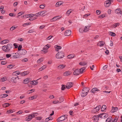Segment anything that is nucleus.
<instances>
[{
	"instance_id": "5701e85b",
	"label": "nucleus",
	"mask_w": 122,
	"mask_h": 122,
	"mask_svg": "<svg viewBox=\"0 0 122 122\" xmlns=\"http://www.w3.org/2000/svg\"><path fill=\"white\" fill-rule=\"evenodd\" d=\"M87 94V93L85 92L82 91V92L81 93V95L82 97H84L86 96Z\"/></svg>"
},
{
	"instance_id": "4d7b16f0",
	"label": "nucleus",
	"mask_w": 122,
	"mask_h": 122,
	"mask_svg": "<svg viewBox=\"0 0 122 122\" xmlns=\"http://www.w3.org/2000/svg\"><path fill=\"white\" fill-rule=\"evenodd\" d=\"M119 23H116L115 24V25H114V28L116 27L117 26H118L119 25Z\"/></svg>"
},
{
	"instance_id": "de8ad7c7",
	"label": "nucleus",
	"mask_w": 122,
	"mask_h": 122,
	"mask_svg": "<svg viewBox=\"0 0 122 122\" xmlns=\"http://www.w3.org/2000/svg\"><path fill=\"white\" fill-rule=\"evenodd\" d=\"M38 13H39L40 16H41L44 14L45 13L44 11H42L38 12Z\"/></svg>"
},
{
	"instance_id": "cd10ccee",
	"label": "nucleus",
	"mask_w": 122,
	"mask_h": 122,
	"mask_svg": "<svg viewBox=\"0 0 122 122\" xmlns=\"http://www.w3.org/2000/svg\"><path fill=\"white\" fill-rule=\"evenodd\" d=\"M107 107L105 105H103L101 107V111H103Z\"/></svg>"
},
{
	"instance_id": "412c9836",
	"label": "nucleus",
	"mask_w": 122,
	"mask_h": 122,
	"mask_svg": "<svg viewBox=\"0 0 122 122\" xmlns=\"http://www.w3.org/2000/svg\"><path fill=\"white\" fill-rule=\"evenodd\" d=\"M31 117V116L30 115L29 116L25 118V120L27 121H29L32 118Z\"/></svg>"
},
{
	"instance_id": "4be33fe9",
	"label": "nucleus",
	"mask_w": 122,
	"mask_h": 122,
	"mask_svg": "<svg viewBox=\"0 0 122 122\" xmlns=\"http://www.w3.org/2000/svg\"><path fill=\"white\" fill-rule=\"evenodd\" d=\"M16 78L13 77L11 79V81L14 83H16L17 82V81L16 80Z\"/></svg>"
},
{
	"instance_id": "a211bd4d",
	"label": "nucleus",
	"mask_w": 122,
	"mask_h": 122,
	"mask_svg": "<svg viewBox=\"0 0 122 122\" xmlns=\"http://www.w3.org/2000/svg\"><path fill=\"white\" fill-rule=\"evenodd\" d=\"M30 79L28 78H26L24 79L23 82L24 84H27L30 81Z\"/></svg>"
},
{
	"instance_id": "69168bd1",
	"label": "nucleus",
	"mask_w": 122,
	"mask_h": 122,
	"mask_svg": "<svg viewBox=\"0 0 122 122\" xmlns=\"http://www.w3.org/2000/svg\"><path fill=\"white\" fill-rule=\"evenodd\" d=\"M45 25H42L40 26L39 27V29H42L45 27Z\"/></svg>"
},
{
	"instance_id": "c9c22d12",
	"label": "nucleus",
	"mask_w": 122,
	"mask_h": 122,
	"mask_svg": "<svg viewBox=\"0 0 122 122\" xmlns=\"http://www.w3.org/2000/svg\"><path fill=\"white\" fill-rule=\"evenodd\" d=\"M109 35H110L111 36H116L115 33L113 32H109Z\"/></svg>"
},
{
	"instance_id": "7c9ffc66",
	"label": "nucleus",
	"mask_w": 122,
	"mask_h": 122,
	"mask_svg": "<svg viewBox=\"0 0 122 122\" xmlns=\"http://www.w3.org/2000/svg\"><path fill=\"white\" fill-rule=\"evenodd\" d=\"M10 105V104L9 103H5L4 104H3L2 106L3 107L6 108L9 106Z\"/></svg>"
},
{
	"instance_id": "aec40b11",
	"label": "nucleus",
	"mask_w": 122,
	"mask_h": 122,
	"mask_svg": "<svg viewBox=\"0 0 122 122\" xmlns=\"http://www.w3.org/2000/svg\"><path fill=\"white\" fill-rule=\"evenodd\" d=\"M104 43L103 41H100L97 44V45L99 46H103L104 44Z\"/></svg>"
},
{
	"instance_id": "e2e57ef3",
	"label": "nucleus",
	"mask_w": 122,
	"mask_h": 122,
	"mask_svg": "<svg viewBox=\"0 0 122 122\" xmlns=\"http://www.w3.org/2000/svg\"><path fill=\"white\" fill-rule=\"evenodd\" d=\"M13 112L11 110H9L7 111V112H8V113H11Z\"/></svg>"
},
{
	"instance_id": "864d4df0",
	"label": "nucleus",
	"mask_w": 122,
	"mask_h": 122,
	"mask_svg": "<svg viewBox=\"0 0 122 122\" xmlns=\"http://www.w3.org/2000/svg\"><path fill=\"white\" fill-rule=\"evenodd\" d=\"M65 88V85H62L61 90H64Z\"/></svg>"
},
{
	"instance_id": "39448f33",
	"label": "nucleus",
	"mask_w": 122,
	"mask_h": 122,
	"mask_svg": "<svg viewBox=\"0 0 122 122\" xmlns=\"http://www.w3.org/2000/svg\"><path fill=\"white\" fill-rule=\"evenodd\" d=\"M113 0H107L105 2V6L106 7L109 6L111 4V2H112Z\"/></svg>"
},
{
	"instance_id": "393cba45",
	"label": "nucleus",
	"mask_w": 122,
	"mask_h": 122,
	"mask_svg": "<svg viewBox=\"0 0 122 122\" xmlns=\"http://www.w3.org/2000/svg\"><path fill=\"white\" fill-rule=\"evenodd\" d=\"M61 2H62L60 1L57 2L55 5V6L56 7H58L60 6L62 4V3H61Z\"/></svg>"
},
{
	"instance_id": "13d9d810",
	"label": "nucleus",
	"mask_w": 122,
	"mask_h": 122,
	"mask_svg": "<svg viewBox=\"0 0 122 122\" xmlns=\"http://www.w3.org/2000/svg\"><path fill=\"white\" fill-rule=\"evenodd\" d=\"M16 28V27H13V26L10 28V30L11 31H12L14 30V29H15Z\"/></svg>"
},
{
	"instance_id": "79ce46f5",
	"label": "nucleus",
	"mask_w": 122,
	"mask_h": 122,
	"mask_svg": "<svg viewBox=\"0 0 122 122\" xmlns=\"http://www.w3.org/2000/svg\"><path fill=\"white\" fill-rule=\"evenodd\" d=\"M37 18L36 17V16L35 17H30V18H29V20H34L36 19Z\"/></svg>"
},
{
	"instance_id": "052dcab7",
	"label": "nucleus",
	"mask_w": 122,
	"mask_h": 122,
	"mask_svg": "<svg viewBox=\"0 0 122 122\" xmlns=\"http://www.w3.org/2000/svg\"><path fill=\"white\" fill-rule=\"evenodd\" d=\"M34 32V31L33 30H31L28 31V33H31Z\"/></svg>"
},
{
	"instance_id": "603ef678",
	"label": "nucleus",
	"mask_w": 122,
	"mask_h": 122,
	"mask_svg": "<svg viewBox=\"0 0 122 122\" xmlns=\"http://www.w3.org/2000/svg\"><path fill=\"white\" fill-rule=\"evenodd\" d=\"M22 45H20L18 47V50L19 51H20L21 50V49L22 48Z\"/></svg>"
},
{
	"instance_id": "72a5a7b5",
	"label": "nucleus",
	"mask_w": 122,
	"mask_h": 122,
	"mask_svg": "<svg viewBox=\"0 0 122 122\" xmlns=\"http://www.w3.org/2000/svg\"><path fill=\"white\" fill-rule=\"evenodd\" d=\"M119 117H116L113 119H112V122H116L119 118Z\"/></svg>"
},
{
	"instance_id": "9d476101",
	"label": "nucleus",
	"mask_w": 122,
	"mask_h": 122,
	"mask_svg": "<svg viewBox=\"0 0 122 122\" xmlns=\"http://www.w3.org/2000/svg\"><path fill=\"white\" fill-rule=\"evenodd\" d=\"M27 52V51L24 49H22L20 51L19 54L21 55H25Z\"/></svg>"
},
{
	"instance_id": "4468645a",
	"label": "nucleus",
	"mask_w": 122,
	"mask_h": 122,
	"mask_svg": "<svg viewBox=\"0 0 122 122\" xmlns=\"http://www.w3.org/2000/svg\"><path fill=\"white\" fill-rule=\"evenodd\" d=\"M90 27V26H85L83 32H86L88 31L89 30V28Z\"/></svg>"
},
{
	"instance_id": "a18cd8bd",
	"label": "nucleus",
	"mask_w": 122,
	"mask_h": 122,
	"mask_svg": "<svg viewBox=\"0 0 122 122\" xmlns=\"http://www.w3.org/2000/svg\"><path fill=\"white\" fill-rule=\"evenodd\" d=\"M0 79V80L2 81V82H4L6 80V78L5 77H3L1 78Z\"/></svg>"
},
{
	"instance_id": "b1692460",
	"label": "nucleus",
	"mask_w": 122,
	"mask_h": 122,
	"mask_svg": "<svg viewBox=\"0 0 122 122\" xmlns=\"http://www.w3.org/2000/svg\"><path fill=\"white\" fill-rule=\"evenodd\" d=\"M89 89L87 87H85L83 88V89L82 90V91L85 92H86L87 93L89 92Z\"/></svg>"
},
{
	"instance_id": "6e6552de",
	"label": "nucleus",
	"mask_w": 122,
	"mask_h": 122,
	"mask_svg": "<svg viewBox=\"0 0 122 122\" xmlns=\"http://www.w3.org/2000/svg\"><path fill=\"white\" fill-rule=\"evenodd\" d=\"M99 115H95L93 116L92 118V120L94 122H97L99 119Z\"/></svg>"
},
{
	"instance_id": "09e8293b",
	"label": "nucleus",
	"mask_w": 122,
	"mask_h": 122,
	"mask_svg": "<svg viewBox=\"0 0 122 122\" xmlns=\"http://www.w3.org/2000/svg\"><path fill=\"white\" fill-rule=\"evenodd\" d=\"M43 61V59H40L38 60L37 61V63H39Z\"/></svg>"
},
{
	"instance_id": "f257e3e1",
	"label": "nucleus",
	"mask_w": 122,
	"mask_h": 122,
	"mask_svg": "<svg viewBox=\"0 0 122 122\" xmlns=\"http://www.w3.org/2000/svg\"><path fill=\"white\" fill-rule=\"evenodd\" d=\"M13 45L11 44H9L6 46H2V49L5 52H8L13 48Z\"/></svg>"
},
{
	"instance_id": "0e129e2a",
	"label": "nucleus",
	"mask_w": 122,
	"mask_h": 122,
	"mask_svg": "<svg viewBox=\"0 0 122 122\" xmlns=\"http://www.w3.org/2000/svg\"><path fill=\"white\" fill-rule=\"evenodd\" d=\"M4 44L8 43L9 42V40H4Z\"/></svg>"
},
{
	"instance_id": "7ed1b4c3",
	"label": "nucleus",
	"mask_w": 122,
	"mask_h": 122,
	"mask_svg": "<svg viewBox=\"0 0 122 122\" xmlns=\"http://www.w3.org/2000/svg\"><path fill=\"white\" fill-rule=\"evenodd\" d=\"M64 53L63 51L58 52L56 55V57L57 59L62 58L64 56Z\"/></svg>"
},
{
	"instance_id": "37998d69",
	"label": "nucleus",
	"mask_w": 122,
	"mask_h": 122,
	"mask_svg": "<svg viewBox=\"0 0 122 122\" xmlns=\"http://www.w3.org/2000/svg\"><path fill=\"white\" fill-rule=\"evenodd\" d=\"M50 47V46L48 44L46 45L44 47V49H45L46 50L48 49V48Z\"/></svg>"
},
{
	"instance_id": "774afa93",
	"label": "nucleus",
	"mask_w": 122,
	"mask_h": 122,
	"mask_svg": "<svg viewBox=\"0 0 122 122\" xmlns=\"http://www.w3.org/2000/svg\"><path fill=\"white\" fill-rule=\"evenodd\" d=\"M108 66L107 65H106L104 66L103 67V70H105L107 67Z\"/></svg>"
},
{
	"instance_id": "3c124183",
	"label": "nucleus",
	"mask_w": 122,
	"mask_h": 122,
	"mask_svg": "<svg viewBox=\"0 0 122 122\" xmlns=\"http://www.w3.org/2000/svg\"><path fill=\"white\" fill-rule=\"evenodd\" d=\"M71 13V11H70L69 10H68L66 12V14L67 15L69 16Z\"/></svg>"
},
{
	"instance_id": "c85d7f7f",
	"label": "nucleus",
	"mask_w": 122,
	"mask_h": 122,
	"mask_svg": "<svg viewBox=\"0 0 122 122\" xmlns=\"http://www.w3.org/2000/svg\"><path fill=\"white\" fill-rule=\"evenodd\" d=\"M85 69V68L83 67L79 70V71L80 73H82L83 71Z\"/></svg>"
},
{
	"instance_id": "1a4fd4ad",
	"label": "nucleus",
	"mask_w": 122,
	"mask_h": 122,
	"mask_svg": "<svg viewBox=\"0 0 122 122\" xmlns=\"http://www.w3.org/2000/svg\"><path fill=\"white\" fill-rule=\"evenodd\" d=\"M66 87L67 89H69L72 87L73 86V83L72 82H69L67 83Z\"/></svg>"
},
{
	"instance_id": "2f4dec72",
	"label": "nucleus",
	"mask_w": 122,
	"mask_h": 122,
	"mask_svg": "<svg viewBox=\"0 0 122 122\" xmlns=\"http://www.w3.org/2000/svg\"><path fill=\"white\" fill-rule=\"evenodd\" d=\"M38 83V82H37L35 81H32L31 83V84L33 85H35L37 84Z\"/></svg>"
},
{
	"instance_id": "bf43d9fd",
	"label": "nucleus",
	"mask_w": 122,
	"mask_h": 122,
	"mask_svg": "<svg viewBox=\"0 0 122 122\" xmlns=\"http://www.w3.org/2000/svg\"><path fill=\"white\" fill-rule=\"evenodd\" d=\"M6 56L7 58H8L11 56V54H7L6 55Z\"/></svg>"
},
{
	"instance_id": "6e6d98bb",
	"label": "nucleus",
	"mask_w": 122,
	"mask_h": 122,
	"mask_svg": "<svg viewBox=\"0 0 122 122\" xmlns=\"http://www.w3.org/2000/svg\"><path fill=\"white\" fill-rule=\"evenodd\" d=\"M7 63V62L5 61H2L1 62V64L2 65H5Z\"/></svg>"
},
{
	"instance_id": "9b49d317",
	"label": "nucleus",
	"mask_w": 122,
	"mask_h": 122,
	"mask_svg": "<svg viewBox=\"0 0 122 122\" xmlns=\"http://www.w3.org/2000/svg\"><path fill=\"white\" fill-rule=\"evenodd\" d=\"M61 17L60 16H55L52 19H51V20L52 22L53 21H55L57 20L60 18Z\"/></svg>"
},
{
	"instance_id": "dca6fc26",
	"label": "nucleus",
	"mask_w": 122,
	"mask_h": 122,
	"mask_svg": "<svg viewBox=\"0 0 122 122\" xmlns=\"http://www.w3.org/2000/svg\"><path fill=\"white\" fill-rule=\"evenodd\" d=\"M66 66L63 64L57 66V68L58 69H61L64 68Z\"/></svg>"
},
{
	"instance_id": "6ab92c4d",
	"label": "nucleus",
	"mask_w": 122,
	"mask_h": 122,
	"mask_svg": "<svg viewBox=\"0 0 122 122\" xmlns=\"http://www.w3.org/2000/svg\"><path fill=\"white\" fill-rule=\"evenodd\" d=\"M100 91V90L96 88H94L92 89L91 90V92L92 93H94L96 91Z\"/></svg>"
},
{
	"instance_id": "2eb2a0df",
	"label": "nucleus",
	"mask_w": 122,
	"mask_h": 122,
	"mask_svg": "<svg viewBox=\"0 0 122 122\" xmlns=\"http://www.w3.org/2000/svg\"><path fill=\"white\" fill-rule=\"evenodd\" d=\"M80 74L79 70L77 69L75 70L73 72V74L75 75H77Z\"/></svg>"
},
{
	"instance_id": "ea45409f",
	"label": "nucleus",
	"mask_w": 122,
	"mask_h": 122,
	"mask_svg": "<svg viewBox=\"0 0 122 122\" xmlns=\"http://www.w3.org/2000/svg\"><path fill=\"white\" fill-rule=\"evenodd\" d=\"M55 48L58 50L61 49V46L56 45L55 46Z\"/></svg>"
},
{
	"instance_id": "680f3d73",
	"label": "nucleus",
	"mask_w": 122,
	"mask_h": 122,
	"mask_svg": "<svg viewBox=\"0 0 122 122\" xmlns=\"http://www.w3.org/2000/svg\"><path fill=\"white\" fill-rule=\"evenodd\" d=\"M60 100L61 101V102H60V103L61 102H63L64 101V98L63 97H62L60 98Z\"/></svg>"
},
{
	"instance_id": "338daca9",
	"label": "nucleus",
	"mask_w": 122,
	"mask_h": 122,
	"mask_svg": "<svg viewBox=\"0 0 122 122\" xmlns=\"http://www.w3.org/2000/svg\"><path fill=\"white\" fill-rule=\"evenodd\" d=\"M105 17V15L104 14H102L101 15H100L99 17V18H102Z\"/></svg>"
},
{
	"instance_id": "c03bdc74",
	"label": "nucleus",
	"mask_w": 122,
	"mask_h": 122,
	"mask_svg": "<svg viewBox=\"0 0 122 122\" xmlns=\"http://www.w3.org/2000/svg\"><path fill=\"white\" fill-rule=\"evenodd\" d=\"M35 90L34 89H32L31 90H29L28 91V92H29L28 93L29 94H30L31 93L33 92H34L35 91Z\"/></svg>"
},
{
	"instance_id": "f8f14e48",
	"label": "nucleus",
	"mask_w": 122,
	"mask_h": 122,
	"mask_svg": "<svg viewBox=\"0 0 122 122\" xmlns=\"http://www.w3.org/2000/svg\"><path fill=\"white\" fill-rule=\"evenodd\" d=\"M115 12L116 14H121L122 15V11L120 8H118L116 9L115 11Z\"/></svg>"
},
{
	"instance_id": "49530a36",
	"label": "nucleus",
	"mask_w": 122,
	"mask_h": 122,
	"mask_svg": "<svg viewBox=\"0 0 122 122\" xmlns=\"http://www.w3.org/2000/svg\"><path fill=\"white\" fill-rule=\"evenodd\" d=\"M45 4H43L41 5L40 6V8L41 9H44L45 7Z\"/></svg>"
},
{
	"instance_id": "f3484780",
	"label": "nucleus",
	"mask_w": 122,
	"mask_h": 122,
	"mask_svg": "<svg viewBox=\"0 0 122 122\" xmlns=\"http://www.w3.org/2000/svg\"><path fill=\"white\" fill-rule=\"evenodd\" d=\"M118 108L117 107H112V109L111 111V112H116L118 110Z\"/></svg>"
},
{
	"instance_id": "a878e982",
	"label": "nucleus",
	"mask_w": 122,
	"mask_h": 122,
	"mask_svg": "<svg viewBox=\"0 0 122 122\" xmlns=\"http://www.w3.org/2000/svg\"><path fill=\"white\" fill-rule=\"evenodd\" d=\"M8 95L7 94H2L0 95V98H3L8 96Z\"/></svg>"
},
{
	"instance_id": "5fc2aeb1",
	"label": "nucleus",
	"mask_w": 122,
	"mask_h": 122,
	"mask_svg": "<svg viewBox=\"0 0 122 122\" xmlns=\"http://www.w3.org/2000/svg\"><path fill=\"white\" fill-rule=\"evenodd\" d=\"M36 97L35 96H33L32 97H30L29 98V99L31 100H33L34 99H35L36 98Z\"/></svg>"
},
{
	"instance_id": "58836bf2",
	"label": "nucleus",
	"mask_w": 122,
	"mask_h": 122,
	"mask_svg": "<svg viewBox=\"0 0 122 122\" xmlns=\"http://www.w3.org/2000/svg\"><path fill=\"white\" fill-rule=\"evenodd\" d=\"M20 73V72L18 71H16L13 73L15 75H16L19 74Z\"/></svg>"
},
{
	"instance_id": "e433bc0d",
	"label": "nucleus",
	"mask_w": 122,
	"mask_h": 122,
	"mask_svg": "<svg viewBox=\"0 0 122 122\" xmlns=\"http://www.w3.org/2000/svg\"><path fill=\"white\" fill-rule=\"evenodd\" d=\"M112 117H110L107 118L106 121V122H111V120L112 119Z\"/></svg>"
},
{
	"instance_id": "20e7f679",
	"label": "nucleus",
	"mask_w": 122,
	"mask_h": 122,
	"mask_svg": "<svg viewBox=\"0 0 122 122\" xmlns=\"http://www.w3.org/2000/svg\"><path fill=\"white\" fill-rule=\"evenodd\" d=\"M101 107L100 105L97 106L96 107L94 108L92 110V112L93 113H95L98 111L100 109Z\"/></svg>"
},
{
	"instance_id": "a19ab883",
	"label": "nucleus",
	"mask_w": 122,
	"mask_h": 122,
	"mask_svg": "<svg viewBox=\"0 0 122 122\" xmlns=\"http://www.w3.org/2000/svg\"><path fill=\"white\" fill-rule=\"evenodd\" d=\"M29 73L27 71H25L22 73L21 74V75L22 76H25L26 75L28 74Z\"/></svg>"
},
{
	"instance_id": "8fccbe9b",
	"label": "nucleus",
	"mask_w": 122,
	"mask_h": 122,
	"mask_svg": "<svg viewBox=\"0 0 122 122\" xmlns=\"http://www.w3.org/2000/svg\"><path fill=\"white\" fill-rule=\"evenodd\" d=\"M15 66V65H9L7 66L8 68H9L10 69H11L13 67Z\"/></svg>"
},
{
	"instance_id": "c756f323",
	"label": "nucleus",
	"mask_w": 122,
	"mask_h": 122,
	"mask_svg": "<svg viewBox=\"0 0 122 122\" xmlns=\"http://www.w3.org/2000/svg\"><path fill=\"white\" fill-rule=\"evenodd\" d=\"M70 73L69 71H67L64 73L63 75L64 76H66L69 75L70 74Z\"/></svg>"
},
{
	"instance_id": "bb28decb",
	"label": "nucleus",
	"mask_w": 122,
	"mask_h": 122,
	"mask_svg": "<svg viewBox=\"0 0 122 122\" xmlns=\"http://www.w3.org/2000/svg\"><path fill=\"white\" fill-rule=\"evenodd\" d=\"M74 56V55H73V54H71L68 56L67 57L68 59H71L73 58Z\"/></svg>"
},
{
	"instance_id": "ddd939ff",
	"label": "nucleus",
	"mask_w": 122,
	"mask_h": 122,
	"mask_svg": "<svg viewBox=\"0 0 122 122\" xmlns=\"http://www.w3.org/2000/svg\"><path fill=\"white\" fill-rule=\"evenodd\" d=\"M71 31L70 30H67L65 32V35L66 36H68L71 35Z\"/></svg>"
},
{
	"instance_id": "f704fd0d",
	"label": "nucleus",
	"mask_w": 122,
	"mask_h": 122,
	"mask_svg": "<svg viewBox=\"0 0 122 122\" xmlns=\"http://www.w3.org/2000/svg\"><path fill=\"white\" fill-rule=\"evenodd\" d=\"M46 66L45 65L42 66L41 68L39 69L38 70L39 71H42V70L45 69V68H46Z\"/></svg>"
},
{
	"instance_id": "4c0bfd02",
	"label": "nucleus",
	"mask_w": 122,
	"mask_h": 122,
	"mask_svg": "<svg viewBox=\"0 0 122 122\" xmlns=\"http://www.w3.org/2000/svg\"><path fill=\"white\" fill-rule=\"evenodd\" d=\"M34 16V15L33 14H27V17H32Z\"/></svg>"
},
{
	"instance_id": "423d86ee",
	"label": "nucleus",
	"mask_w": 122,
	"mask_h": 122,
	"mask_svg": "<svg viewBox=\"0 0 122 122\" xmlns=\"http://www.w3.org/2000/svg\"><path fill=\"white\" fill-rule=\"evenodd\" d=\"M99 117L102 118H105L107 117L108 116V114L106 113H103L99 115Z\"/></svg>"
},
{
	"instance_id": "0eeeda50",
	"label": "nucleus",
	"mask_w": 122,
	"mask_h": 122,
	"mask_svg": "<svg viewBox=\"0 0 122 122\" xmlns=\"http://www.w3.org/2000/svg\"><path fill=\"white\" fill-rule=\"evenodd\" d=\"M20 57L19 54L17 53H13L11 54V58H17Z\"/></svg>"
},
{
	"instance_id": "f03ea898",
	"label": "nucleus",
	"mask_w": 122,
	"mask_h": 122,
	"mask_svg": "<svg viewBox=\"0 0 122 122\" xmlns=\"http://www.w3.org/2000/svg\"><path fill=\"white\" fill-rule=\"evenodd\" d=\"M68 115H63L58 117L56 120L57 122H62L67 118Z\"/></svg>"
},
{
	"instance_id": "473e14b6",
	"label": "nucleus",
	"mask_w": 122,
	"mask_h": 122,
	"mask_svg": "<svg viewBox=\"0 0 122 122\" xmlns=\"http://www.w3.org/2000/svg\"><path fill=\"white\" fill-rule=\"evenodd\" d=\"M79 64L80 65L82 66H85L87 64L86 62H80L79 63Z\"/></svg>"
}]
</instances>
